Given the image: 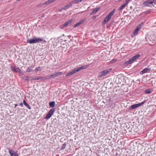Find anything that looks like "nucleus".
Segmentation results:
<instances>
[{
	"label": "nucleus",
	"mask_w": 156,
	"mask_h": 156,
	"mask_svg": "<svg viewBox=\"0 0 156 156\" xmlns=\"http://www.w3.org/2000/svg\"><path fill=\"white\" fill-rule=\"evenodd\" d=\"M55 103L54 101H52L49 103V105L50 107L53 108L55 106Z\"/></svg>",
	"instance_id": "b1692460"
},
{
	"label": "nucleus",
	"mask_w": 156,
	"mask_h": 156,
	"mask_svg": "<svg viewBox=\"0 0 156 156\" xmlns=\"http://www.w3.org/2000/svg\"><path fill=\"white\" fill-rule=\"evenodd\" d=\"M62 74V72H58L55 73L53 74L54 77H56V76H57L58 75H60Z\"/></svg>",
	"instance_id": "a878e982"
},
{
	"label": "nucleus",
	"mask_w": 156,
	"mask_h": 156,
	"mask_svg": "<svg viewBox=\"0 0 156 156\" xmlns=\"http://www.w3.org/2000/svg\"><path fill=\"white\" fill-rule=\"evenodd\" d=\"M156 4V0H147L145 1L143 4V6H154Z\"/></svg>",
	"instance_id": "f257e3e1"
},
{
	"label": "nucleus",
	"mask_w": 156,
	"mask_h": 156,
	"mask_svg": "<svg viewBox=\"0 0 156 156\" xmlns=\"http://www.w3.org/2000/svg\"><path fill=\"white\" fill-rule=\"evenodd\" d=\"M12 70L16 72L19 73H21V70L19 68L16 67V66H14Z\"/></svg>",
	"instance_id": "f8f14e48"
},
{
	"label": "nucleus",
	"mask_w": 156,
	"mask_h": 156,
	"mask_svg": "<svg viewBox=\"0 0 156 156\" xmlns=\"http://www.w3.org/2000/svg\"><path fill=\"white\" fill-rule=\"evenodd\" d=\"M18 105L17 104H15V107L16 108Z\"/></svg>",
	"instance_id": "58836bf2"
},
{
	"label": "nucleus",
	"mask_w": 156,
	"mask_h": 156,
	"mask_svg": "<svg viewBox=\"0 0 156 156\" xmlns=\"http://www.w3.org/2000/svg\"><path fill=\"white\" fill-rule=\"evenodd\" d=\"M27 42L29 44L35 43L34 38L27 40Z\"/></svg>",
	"instance_id": "ddd939ff"
},
{
	"label": "nucleus",
	"mask_w": 156,
	"mask_h": 156,
	"mask_svg": "<svg viewBox=\"0 0 156 156\" xmlns=\"http://www.w3.org/2000/svg\"><path fill=\"white\" fill-rule=\"evenodd\" d=\"M23 104L25 105L30 110L31 108L30 106L26 102L25 100H23Z\"/></svg>",
	"instance_id": "f3484780"
},
{
	"label": "nucleus",
	"mask_w": 156,
	"mask_h": 156,
	"mask_svg": "<svg viewBox=\"0 0 156 156\" xmlns=\"http://www.w3.org/2000/svg\"><path fill=\"white\" fill-rule=\"evenodd\" d=\"M83 69V67H79L75 69H73L70 72H69L68 73H67L66 74V77L71 76L74 74V73H76L77 72L80 71V70H81V69Z\"/></svg>",
	"instance_id": "39448f33"
},
{
	"label": "nucleus",
	"mask_w": 156,
	"mask_h": 156,
	"mask_svg": "<svg viewBox=\"0 0 156 156\" xmlns=\"http://www.w3.org/2000/svg\"><path fill=\"white\" fill-rule=\"evenodd\" d=\"M83 0H73L70 2V3L72 4H77L82 1Z\"/></svg>",
	"instance_id": "2eb2a0df"
},
{
	"label": "nucleus",
	"mask_w": 156,
	"mask_h": 156,
	"mask_svg": "<svg viewBox=\"0 0 156 156\" xmlns=\"http://www.w3.org/2000/svg\"><path fill=\"white\" fill-rule=\"evenodd\" d=\"M84 20H81L79 22L76 23V24H75L74 26V27L75 28L76 27L78 26H79L81 24H82L83 22H84Z\"/></svg>",
	"instance_id": "4468645a"
},
{
	"label": "nucleus",
	"mask_w": 156,
	"mask_h": 156,
	"mask_svg": "<svg viewBox=\"0 0 156 156\" xmlns=\"http://www.w3.org/2000/svg\"><path fill=\"white\" fill-rule=\"evenodd\" d=\"M31 66L28 67V68L26 69V71L27 72H31L33 71Z\"/></svg>",
	"instance_id": "4be33fe9"
},
{
	"label": "nucleus",
	"mask_w": 156,
	"mask_h": 156,
	"mask_svg": "<svg viewBox=\"0 0 156 156\" xmlns=\"http://www.w3.org/2000/svg\"><path fill=\"white\" fill-rule=\"evenodd\" d=\"M66 145H67L66 143H65L63 144H62V146L61 147V150L64 149L66 148Z\"/></svg>",
	"instance_id": "c85d7f7f"
},
{
	"label": "nucleus",
	"mask_w": 156,
	"mask_h": 156,
	"mask_svg": "<svg viewBox=\"0 0 156 156\" xmlns=\"http://www.w3.org/2000/svg\"><path fill=\"white\" fill-rule=\"evenodd\" d=\"M100 8H101L100 7H98L94 9L92 12V13L93 14H94L96 13L100 9Z\"/></svg>",
	"instance_id": "a211bd4d"
},
{
	"label": "nucleus",
	"mask_w": 156,
	"mask_h": 156,
	"mask_svg": "<svg viewBox=\"0 0 156 156\" xmlns=\"http://www.w3.org/2000/svg\"><path fill=\"white\" fill-rule=\"evenodd\" d=\"M140 57V55L139 54L135 55L130 60L124 63V66H128V65L133 63L134 61L136 60L137 58Z\"/></svg>",
	"instance_id": "f03ea898"
},
{
	"label": "nucleus",
	"mask_w": 156,
	"mask_h": 156,
	"mask_svg": "<svg viewBox=\"0 0 156 156\" xmlns=\"http://www.w3.org/2000/svg\"><path fill=\"white\" fill-rule=\"evenodd\" d=\"M62 8H61V9H60V10H59V11H62Z\"/></svg>",
	"instance_id": "ea45409f"
},
{
	"label": "nucleus",
	"mask_w": 156,
	"mask_h": 156,
	"mask_svg": "<svg viewBox=\"0 0 156 156\" xmlns=\"http://www.w3.org/2000/svg\"><path fill=\"white\" fill-rule=\"evenodd\" d=\"M73 20H69L68 21L65 22L64 23L62 26V27L61 28L63 27H66L67 25H69L71 24V23L72 22Z\"/></svg>",
	"instance_id": "423d86ee"
},
{
	"label": "nucleus",
	"mask_w": 156,
	"mask_h": 156,
	"mask_svg": "<svg viewBox=\"0 0 156 156\" xmlns=\"http://www.w3.org/2000/svg\"><path fill=\"white\" fill-rule=\"evenodd\" d=\"M44 3H45V2L41 3V6H42L44 5H46V4H44Z\"/></svg>",
	"instance_id": "e433bc0d"
},
{
	"label": "nucleus",
	"mask_w": 156,
	"mask_h": 156,
	"mask_svg": "<svg viewBox=\"0 0 156 156\" xmlns=\"http://www.w3.org/2000/svg\"><path fill=\"white\" fill-rule=\"evenodd\" d=\"M52 116V115H51L49 113H48L47 115L46 116L45 118L46 119H49Z\"/></svg>",
	"instance_id": "c756f323"
},
{
	"label": "nucleus",
	"mask_w": 156,
	"mask_h": 156,
	"mask_svg": "<svg viewBox=\"0 0 156 156\" xmlns=\"http://www.w3.org/2000/svg\"><path fill=\"white\" fill-rule=\"evenodd\" d=\"M121 1H122V0H119V2Z\"/></svg>",
	"instance_id": "a19ab883"
},
{
	"label": "nucleus",
	"mask_w": 156,
	"mask_h": 156,
	"mask_svg": "<svg viewBox=\"0 0 156 156\" xmlns=\"http://www.w3.org/2000/svg\"><path fill=\"white\" fill-rule=\"evenodd\" d=\"M138 32V31L135 29V30L133 32V34H134V35H136L137 34Z\"/></svg>",
	"instance_id": "2f4dec72"
},
{
	"label": "nucleus",
	"mask_w": 156,
	"mask_h": 156,
	"mask_svg": "<svg viewBox=\"0 0 156 156\" xmlns=\"http://www.w3.org/2000/svg\"><path fill=\"white\" fill-rule=\"evenodd\" d=\"M151 12V10H148L147 11H146L145 12V14H147L148 13H149L150 12Z\"/></svg>",
	"instance_id": "f704fd0d"
},
{
	"label": "nucleus",
	"mask_w": 156,
	"mask_h": 156,
	"mask_svg": "<svg viewBox=\"0 0 156 156\" xmlns=\"http://www.w3.org/2000/svg\"><path fill=\"white\" fill-rule=\"evenodd\" d=\"M127 5V4H126L125 3L123 4L122 5L119 7V10L120 11L122 10V9L124 8Z\"/></svg>",
	"instance_id": "6ab92c4d"
},
{
	"label": "nucleus",
	"mask_w": 156,
	"mask_h": 156,
	"mask_svg": "<svg viewBox=\"0 0 156 156\" xmlns=\"http://www.w3.org/2000/svg\"><path fill=\"white\" fill-rule=\"evenodd\" d=\"M9 152L11 156H19L18 154L13 150H9Z\"/></svg>",
	"instance_id": "0eeeda50"
},
{
	"label": "nucleus",
	"mask_w": 156,
	"mask_h": 156,
	"mask_svg": "<svg viewBox=\"0 0 156 156\" xmlns=\"http://www.w3.org/2000/svg\"><path fill=\"white\" fill-rule=\"evenodd\" d=\"M54 76L53 74H52V75H48L46 76H45L43 77H44V80H49L50 79L52 78H54Z\"/></svg>",
	"instance_id": "1a4fd4ad"
},
{
	"label": "nucleus",
	"mask_w": 156,
	"mask_h": 156,
	"mask_svg": "<svg viewBox=\"0 0 156 156\" xmlns=\"http://www.w3.org/2000/svg\"><path fill=\"white\" fill-rule=\"evenodd\" d=\"M23 105V104L22 103H20V104H19L20 105V106H22Z\"/></svg>",
	"instance_id": "4c0bfd02"
},
{
	"label": "nucleus",
	"mask_w": 156,
	"mask_h": 156,
	"mask_svg": "<svg viewBox=\"0 0 156 156\" xmlns=\"http://www.w3.org/2000/svg\"><path fill=\"white\" fill-rule=\"evenodd\" d=\"M111 69H108L100 72L98 75V77L101 78L109 73L112 71Z\"/></svg>",
	"instance_id": "20e7f679"
},
{
	"label": "nucleus",
	"mask_w": 156,
	"mask_h": 156,
	"mask_svg": "<svg viewBox=\"0 0 156 156\" xmlns=\"http://www.w3.org/2000/svg\"><path fill=\"white\" fill-rule=\"evenodd\" d=\"M69 4L62 7V9H63V10H66L69 8L72 5V3H70V2H69Z\"/></svg>",
	"instance_id": "9d476101"
},
{
	"label": "nucleus",
	"mask_w": 156,
	"mask_h": 156,
	"mask_svg": "<svg viewBox=\"0 0 156 156\" xmlns=\"http://www.w3.org/2000/svg\"><path fill=\"white\" fill-rule=\"evenodd\" d=\"M152 89H147L145 90V92L146 94H149L152 92Z\"/></svg>",
	"instance_id": "5701e85b"
},
{
	"label": "nucleus",
	"mask_w": 156,
	"mask_h": 156,
	"mask_svg": "<svg viewBox=\"0 0 156 156\" xmlns=\"http://www.w3.org/2000/svg\"><path fill=\"white\" fill-rule=\"evenodd\" d=\"M115 11V9H114L111 12L106 16L104 20L102 22V24L105 25L106 23L110 20L112 16L113 15Z\"/></svg>",
	"instance_id": "7ed1b4c3"
},
{
	"label": "nucleus",
	"mask_w": 156,
	"mask_h": 156,
	"mask_svg": "<svg viewBox=\"0 0 156 156\" xmlns=\"http://www.w3.org/2000/svg\"><path fill=\"white\" fill-rule=\"evenodd\" d=\"M143 23H142L140 24V25H138L136 28V30H137L138 31H139V30H140V29L141 28V26L142 25V24H143Z\"/></svg>",
	"instance_id": "cd10ccee"
},
{
	"label": "nucleus",
	"mask_w": 156,
	"mask_h": 156,
	"mask_svg": "<svg viewBox=\"0 0 156 156\" xmlns=\"http://www.w3.org/2000/svg\"><path fill=\"white\" fill-rule=\"evenodd\" d=\"M56 0H49L45 2L44 4H46V5H48L49 4L53 3Z\"/></svg>",
	"instance_id": "aec40b11"
},
{
	"label": "nucleus",
	"mask_w": 156,
	"mask_h": 156,
	"mask_svg": "<svg viewBox=\"0 0 156 156\" xmlns=\"http://www.w3.org/2000/svg\"><path fill=\"white\" fill-rule=\"evenodd\" d=\"M146 100H144L143 101L140 103H138L137 104H135V107H136V108L138 107L141 105H143L146 102Z\"/></svg>",
	"instance_id": "9b49d317"
},
{
	"label": "nucleus",
	"mask_w": 156,
	"mask_h": 156,
	"mask_svg": "<svg viewBox=\"0 0 156 156\" xmlns=\"http://www.w3.org/2000/svg\"><path fill=\"white\" fill-rule=\"evenodd\" d=\"M44 77H40L37 78H34L30 80H44Z\"/></svg>",
	"instance_id": "412c9836"
},
{
	"label": "nucleus",
	"mask_w": 156,
	"mask_h": 156,
	"mask_svg": "<svg viewBox=\"0 0 156 156\" xmlns=\"http://www.w3.org/2000/svg\"><path fill=\"white\" fill-rule=\"evenodd\" d=\"M135 108H136V107H135V104H134L129 107V109L131 110Z\"/></svg>",
	"instance_id": "7c9ffc66"
},
{
	"label": "nucleus",
	"mask_w": 156,
	"mask_h": 156,
	"mask_svg": "<svg viewBox=\"0 0 156 156\" xmlns=\"http://www.w3.org/2000/svg\"><path fill=\"white\" fill-rule=\"evenodd\" d=\"M34 39H35V43H36L41 42L42 41H43L42 39H41L40 38H39V37H38V38L35 37Z\"/></svg>",
	"instance_id": "dca6fc26"
},
{
	"label": "nucleus",
	"mask_w": 156,
	"mask_h": 156,
	"mask_svg": "<svg viewBox=\"0 0 156 156\" xmlns=\"http://www.w3.org/2000/svg\"><path fill=\"white\" fill-rule=\"evenodd\" d=\"M155 38V37L154 36V34L152 33V43H153V41H154Z\"/></svg>",
	"instance_id": "473e14b6"
},
{
	"label": "nucleus",
	"mask_w": 156,
	"mask_h": 156,
	"mask_svg": "<svg viewBox=\"0 0 156 156\" xmlns=\"http://www.w3.org/2000/svg\"><path fill=\"white\" fill-rule=\"evenodd\" d=\"M22 79L23 80H25L26 81H29V78L28 76H23L22 77Z\"/></svg>",
	"instance_id": "bb28decb"
},
{
	"label": "nucleus",
	"mask_w": 156,
	"mask_h": 156,
	"mask_svg": "<svg viewBox=\"0 0 156 156\" xmlns=\"http://www.w3.org/2000/svg\"><path fill=\"white\" fill-rule=\"evenodd\" d=\"M40 68V67H37L35 69V70L36 71H37L39 70V71H41V69H38L39 68Z\"/></svg>",
	"instance_id": "72a5a7b5"
},
{
	"label": "nucleus",
	"mask_w": 156,
	"mask_h": 156,
	"mask_svg": "<svg viewBox=\"0 0 156 156\" xmlns=\"http://www.w3.org/2000/svg\"><path fill=\"white\" fill-rule=\"evenodd\" d=\"M129 1V0H126V3H125L127 5Z\"/></svg>",
	"instance_id": "c9c22d12"
},
{
	"label": "nucleus",
	"mask_w": 156,
	"mask_h": 156,
	"mask_svg": "<svg viewBox=\"0 0 156 156\" xmlns=\"http://www.w3.org/2000/svg\"><path fill=\"white\" fill-rule=\"evenodd\" d=\"M55 111V109L54 108H51L49 112V113L50 114L52 115L53 114Z\"/></svg>",
	"instance_id": "393cba45"
},
{
	"label": "nucleus",
	"mask_w": 156,
	"mask_h": 156,
	"mask_svg": "<svg viewBox=\"0 0 156 156\" xmlns=\"http://www.w3.org/2000/svg\"><path fill=\"white\" fill-rule=\"evenodd\" d=\"M151 70V68H146L143 69L140 72V74L143 75L147 72L148 71H150Z\"/></svg>",
	"instance_id": "6e6552de"
}]
</instances>
